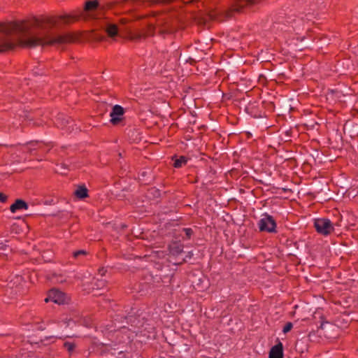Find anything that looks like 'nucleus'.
Here are the masks:
<instances>
[{
    "instance_id": "f257e3e1",
    "label": "nucleus",
    "mask_w": 358,
    "mask_h": 358,
    "mask_svg": "<svg viewBox=\"0 0 358 358\" xmlns=\"http://www.w3.org/2000/svg\"><path fill=\"white\" fill-rule=\"evenodd\" d=\"M83 12L66 14L59 17H34L31 20H22L0 23V52L17 46L32 48L36 46L55 45L75 41L71 34L52 36L48 29L56 26L59 20L64 23L79 20Z\"/></svg>"
},
{
    "instance_id": "f03ea898",
    "label": "nucleus",
    "mask_w": 358,
    "mask_h": 358,
    "mask_svg": "<svg viewBox=\"0 0 358 358\" xmlns=\"http://www.w3.org/2000/svg\"><path fill=\"white\" fill-rule=\"evenodd\" d=\"M258 227L260 231L275 233L277 224L271 215L264 213L258 222Z\"/></svg>"
},
{
    "instance_id": "7ed1b4c3",
    "label": "nucleus",
    "mask_w": 358,
    "mask_h": 358,
    "mask_svg": "<svg viewBox=\"0 0 358 358\" xmlns=\"http://www.w3.org/2000/svg\"><path fill=\"white\" fill-rule=\"evenodd\" d=\"M314 227L317 233L324 236L329 235L334 230L331 220L326 218L315 220Z\"/></svg>"
},
{
    "instance_id": "20e7f679",
    "label": "nucleus",
    "mask_w": 358,
    "mask_h": 358,
    "mask_svg": "<svg viewBox=\"0 0 358 358\" xmlns=\"http://www.w3.org/2000/svg\"><path fill=\"white\" fill-rule=\"evenodd\" d=\"M66 295L64 292L52 289L49 291L48 296L45 299L46 303L49 301L54 302L57 304H63L66 302Z\"/></svg>"
},
{
    "instance_id": "39448f33",
    "label": "nucleus",
    "mask_w": 358,
    "mask_h": 358,
    "mask_svg": "<svg viewBox=\"0 0 358 358\" xmlns=\"http://www.w3.org/2000/svg\"><path fill=\"white\" fill-rule=\"evenodd\" d=\"M124 114V109L120 105H115L110 113V122L113 125L117 124L122 120Z\"/></svg>"
},
{
    "instance_id": "423d86ee",
    "label": "nucleus",
    "mask_w": 358,
    "mask_h": 358,
    "mask_svg": "<svg viewBox=\"0 0 358 358\" xmlns=\"http://www.w3.org/2000/svg\"><path fill=\"white\" fill-rule=\"evenodd\" d=\"M155 31V27L152 23H150L146 30L131 34V38L134 41H141L146 38L147 37L153 36Z\"/></svg>"
},
{
    "instance_id": "0eeeda50",
    "label": "nucleus",
    "mask_w": 358,
    "mask_h": 358,
    "mask_svg": "<svg viewBox=\"0 0 358 358\" xmlns=\"http://www.w3.org/2000/svg\"><path fill=\"white\" fill-rule=\"evenodd\" d=\"M268 358H283V345L281 342L271 348Z\"/></svg>"
},
{
    "instance_id": "6e6552de",
    "label": "nucleus",
    "mask_w": 358,
    "mask_h": 358,
    "mask_svg": "<svg viewBox=\"0 0 358 358\" xmlns=\"http://www.w3.org/2000/svg\"><path fill=\"white\" fill-rule=\"evenodd\" d=\"M27 209H28L27 203L22 199H17L15 201V203H13L10 207V210L13 213L17 212V210H27Z\"/></svg>"
},
{
    "instance_id": "1a4fd4ad",
    "label": "nucleus",
    "mask_w": 358,
    "mask_h": 358,
    "mask_svg": "<svg viewBox=\"0 0 358 358\" xmlns=\"http://www.w3.org/2000/svg\"><path fill=\"white\" fill-rule=\"evenodd\" d=\"M169 250L171 254L173 255H178L182 253L183 250V245L180 243L173 242L169 245Z\"/></svg>"
},
{
    "instance_id": "9d476101",
    "label": "nucleus",
    "mask_w": 358,
    "mask_h": 358,
    "mask_svg": "<svg viewBox=\"0 0 358 358\" xmlns=\"http://www.w3.org/2000/svg\"><path fill=\"white\" fill-rule=\"evenodd\" d=\"M106 31L110 37H114L117 35V26L115 24H108L106 27Z\"/></svg>"
},
{
    "instance_id": "9b49d317",
    "label": "nucleus",
    "mask_w": 358,
    "mask_h": 358,
    "mask_svg": "<svg viewBox=\"0 0 358 358\" xmlns=\"http://www.w3.org/2000/svg\"><path fill=\"white\" fill-rule=\"evenodd\" d=\"M99 6V1L97 0L88 1L85 3L84 11H93L97 9Z\"/></svg>"
},
{
    "instance_id": "f8f14e48",
    "label": "nucleus",
    "mask_w": 358,
    "mask_h": 358,
    "mask_svg": "<svg viewBox=\"0 0 358 358\" xmlns=\"http://www.w3.org/2000/svg\"><path fill=\"white\" fill-rule=\"evenodd\" d=\"M76 196L79 199H85L87 197V189L85 187H80L75 192Z\"/></svg>"
},
{
    "instance_id": "ddd939ff",
    "label": "nucleus",
    "mask_w": 358,
    "mask_h": 358,
    "mask_svg": "<svg viewBox=\"0 0 358 358\" xmlns=\"http://www.w3.org/2000/svg\"><path fill=\"white\" fill-rule=\"evenodd\" d=\"M187 163V158L185 157L181 156L180 158L176 159L174 161L173 166L175 168H180Z\"/></svg>"
},
{
    "instance_id": "4468645a",
    "label": "nucleus",
    "mask_w": 358,
    "mask_h": 358,
    "mask_svg": "<svg viewBox=\"0 0 358 358\" xmlns=\"http://www.w3.org/2000/svg\"><path fill=\"white\" fill-rule=\"evenodd\" d=\"M63 346L70 354L74 351L76 347L75 343L69 341L64 342Z\"/></svg>"
},
{
    "instance_id": "2eb2a0df",
    "label": "nucleus",
    "mask_w": 358,
    "mask_h": 358,
    "mask_svg": "<svg viewBox=\"0 0 358 358\" xmlns=\"http://www.w3.org/2000/svg\"><path fill=\"white\" fill-rule=\"evenodd\" d=\"M293 327L292 322H287L283 327L282 332L284 334L288 333Z\"/></svg>"
},
{
    "instance_id": "dca6fc26",
    "label": "nucleus",
    "mask_w": 358,
    "mask_h": 358,
    "mask_svg": "<svg viewBox=\"0 0 358 358\" xmlns=\"http://www.w3.org/2000/svg\"><path fill=\"white\" fill-rule=\"evenodd\" d=\"M87 254L85 250H81L73 252V257L75 258L78 257L80 255H85Z\"/></svg>"
},
{
    "instance_id": "f3484780",
    "label": "nucleus",
    "mask_w": 358,
    "mask_h": 358,
    "mask_svg": "<svg viewBox=\"0 0 358 358\" xmlns=\"http://www.w3.org/2000/svg\"><path fill=\"white\" fill-rule=\"evenodd\" d=\"M183 230L185 232V234H186L187 237L188 238H189L191 237L192 234H193L192 229H190V228H185Z\"/></svg>"
},
{
    "instance_id": "a211bd4d",
    "label": "nucleus",
    "mask_w": 358,
    "mask_h": 358,
    "mask_svg": "<svg viewBox=\"0 0 358 358\" xmlns=\"http://www.w3.org/2000/svg\"><path fill=\"white\" fill-rule=\"evenodd\" d=\"M171 0H150V1L153 3H168Z\"/></svg>"
},
{
    "instance_id": "6ab92c4d",
    "label": "nucleus",
    "mask_w": 358,
    "mask_h": 358,
    "mask_svg": "<svg viewBox=\"0 0 358 358\" xmlns=\"http://www.w3.org/2000/svg\"><path fill=\"white\" fill-rule=\"evenodd\" d=\"M7 200V196L3 193L0 192V201L5 202Z\"/></svg>"
},
{
    "instance_id": "aec40b11",
    "label": "nucleus",
    "mask_w": 358,
    "mask_h": 358,
    "mask_svg": "<svg viewBox=\"0 0 358 358\" xmlns=\"http://www.w3.org/2000/svg\"><path fill=\"white\" fill-rule=\"evenodd\" d=\"M128 22V20L125 19V18H122L120 20V23L121 24H125Z\"/></svg>"
},
{
    "instance_id": "412c9836",
    "label": "nucleus",
    "mask_w": 358,
    "mask_h": 358,
    "mask_svg": "<svg viewBox=\"0 0 358 358\" xmlns=\"http://www.w3.org/2000/svg\"><path fill=\"white\" fill-rule=\"evenodd\" d=\"M261 0H250V6L254 5L258 2H259Z\"/></svg>"
},
{
    "instance_id": "4be33fe9",
    "label": "nucleus",
    "mask_w": 358,
    "mask_h": 358,
    "mask_svg": "<svg viewBox=\"0 0 358 358\" xmlns=\"http://www.w3.org/2000/svg\"><path fill=\"white\" fill-rule=\"evenodd\" d=\"M159 31H160L161 34H166V33H170L171 32L168 29H161V30H159Z\"/></svg>"
},
{
    "instance_id": "5701e85b",
    "label": "nucleus",
    "mask_w": 358,
    "mask_h": 358,
    "mask_svg": "<svg viewBox=\"0 0 358 358\" xmlns=\"http://www.w3.org/2000/svg\"><path fill=\"white\" fill-rule=\"evenodd\" d=\"M36 144V143H29L30 146H34Z\"/></svg>"
},
{
    "instance_id": "b1692460",
    "label": "nucleus",
    "mask_w": 358,
    "mask_h": 358,
    "mask_svg": "<svg viewBox=\"0 0 358 358\" xmlns=\"http://www.w3.org/2000/svg\"><path fill=\"white\" fill-rule=\"evenodd\" d=\"M199 0H190V2H196V1H198Z\"/></svg>"
},
{
    "instance_id": "393cba45",
    "label": "nucleus",
    "mask_w": 358,
    "mask_h": 358,
    "mask_svg": "<svg viewBox=\"0 0 358 358\" xmlns=\"http://www.w3.org/2000/svg\"><path fill=\"white\" fill-rule=\"evenodd\" d=\"M357 136H358V133H357Z\"/></svg>"
}]
</instances>
